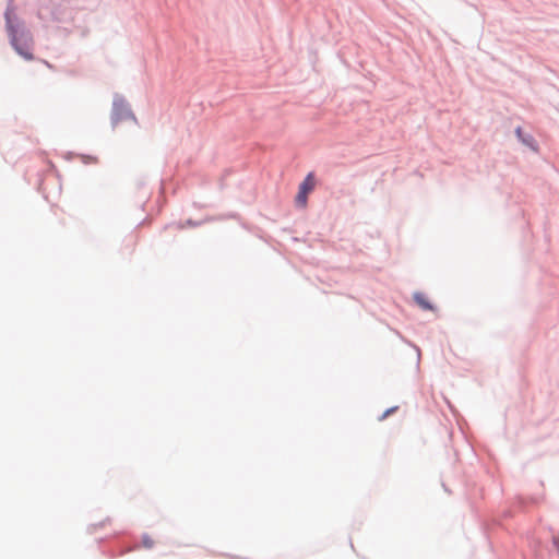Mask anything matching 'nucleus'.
<instances>
[{"label": "nucleus", "instance_id": "5", "mask_svg": "<svg viewBox=\"0 0 559 559\" xmlns=\"http://www.w3.org/2000/svg\"><path fill=\"white\" fill-rule=\"evenodd\" d=\"M397 409V407H391L389 409H386L380 417V420L386 418L390 414H392L393 412H395Z\"/></svg>", "mask_w": 559, "mask_h": 559}, {"label": "nucleus", "instance_id": "1", "mask_svg": "<svg viewBox=\"0 0 559 559\" xmlns=\"http://www.w3.org/2000/svg\"><path fill=\"white\" fill-rule=\"evenodd\" d=\"M11 10H7L5 12L7 29L9 33L11 45L13 46L15 51L24 59L33 60L34 56L32 53V36L28 33H23L21 35L17 34V31L11 21Z\"/></svg>", "mask_w": 559, "mask_h": 559}, {"label": "nucleus", "instance_id": "3", "mask_svg": "<svg viewBox=\"0 0 559 559\" xmlns=\"http://www.w3.org/2000/svg\"><path fill=\"white\" fill-rule=\"evenodd\" d=\"M414 300L424 310H433L432 305L430 304V301L428 300V298L425 294H423V293L414 294Z\"/></svg>", "mask_w": 559, "mask_h": 559}, {"label": "nucleus", "instance_id": "2", "mask_svg": "<svg viewBox=\"0 0 559 559\" xmlns=\"http://www.w3.org/2000/svg\"><path fill=\"white\" fill-rule=\"evenodd\" d=\"M316 179L312 173H309L299 186V191L296 195L297 205L305 207L307 205L308 194L314 189Z\"/></svg>", "mask_w": 559, "mask_h": 559}, {"label": "nucleus", "instance_id": "4", "mask_svg": "<svg viewBox=\"0 0 559 559\" xmlns=\"http://www.w3.org/2000/svg\"><path fill=\"white\" fill-rule=\"evenodd\" d=\"M552 546L559 550V532L551 537Z\"/></svg>", "mask_w": 559, "mask_h": 559}, {"label": "nucleus", "instance_id": "7", "mask_svg": "<svg viewBox=\"0 0 559 559\" xmlns=\"http://www.w3.org/2000/svg\"><path fill=\"white\" fill-rule=\"evenodd\" d=\"M145 546H146V547H151V546H152V543H150V540H146V542H145Z\"/></svg>", "mask_w": 559, "mask_h": 559}, {"label": "nucleus", "instance_id": "6", "mask_svg": "<svg viewBox=\"0 0 559 559\" xmlns=\"http://www.w3.org/2000/svg\"><path fill=\"white\" fill-rule=\"evenodd\" d=\"M515 133L518 135V138L523 141L525 144H530L528 140H525L522 135V129L519 127L516 130H515Z\"/></svg>", "mask_w": 559, "mask_h": 559}]
</instances>
